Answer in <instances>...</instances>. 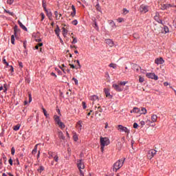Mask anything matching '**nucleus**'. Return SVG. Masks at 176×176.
Here are the masks:
<instances>
[{"mask_svg":"<svg viewBox=\"0 0 176 176\" xmlns=\"http://www.w3.org/2000/svg\"><path fill=\"white\" fill-rule=\"evenodd\" d=\"M124 160H126V158H122L121 160H118L113 166V171H118L121 167L123 166V164L124 163Z\"/></svg>","mask_w":176,"mask_h":176,"instance_id":"1","label":"nucleus"},{"mask_svg":"<svg viewBox=\"0 0 176 176\" xmlns=\"http://www.w3.org/2000/svg\"><path fill=\"white\" fill-rule=\"evenodd\" d=\"M20 32V29L17 27V25H15L14 27V34L11 36V43L12 45H14V36L15 38H17V33Z\"/></svg>","mask_w":176,"mask_h":176,"instance_id":"2","label":"nucleus"},{"mask_svg":"<svg viewBox=\"0 0 176 176\" xmlns=\"http://www.w3.org/2000/svg\"><path fill=\"white\" fill-rule=\"evenodd\" d=\"M77 167L78 168V169L80 170V175L85 176V175L83 174V171H82V170H83V168H85V164H83L82 160L78 161Z\"/></svg>","mask_w":176,"mask_h":176,"instance_id":"3","label":"nucleus"},{"mask_svg":"<svg viewBox=\"0 0 176 176\" xmlns=\"http://www.w3.org/2000/svg\"><path fill=\"white\" fill-rule=\"evenodd\" d=\"M100 145L102 146H107L109 145V139L108 138H100Z\"/></svg>","mask_w":176,"mask_h":176,"instance_id":"4","label":"nucleus"},{"mask_svg":"<svg viewBox=\"0 0 176 176\" xmlns=\"http://www.w3.org/2000/svg\"><path fill=\"white\" fill-rule=\"evenodd\" d=\"M89 100L92 101V105H94V104H98V101H100V99L97 96V95H93L89 96Z\"/></svg>","mask_w":176,"mask_h":176,"instance_id":"5","label":"nucleus"},{"mask_svg":"<svg viewBox=\"0 0 176 176\" xmlns=\"http://www.w3.org/2000/svg\"><path fill=\"white\" fill-rule=\"evenodd\" d=\"M139 10L141 13H147V12H149V6L142 5L140 6Z\"/></svg>","mask_w":176,"mask_h":176,"instance_id":"6","label":"nucleus"},{"mask_svg":"<svg viewBox=\"0 0 176 176\" xmlns=\"http://www.w3.org/2000/svg\"><path fill=\"white\" fill-rule=\"evenodd\" d=\"M112 87L114 90L118 92L123 91V89H124V87H121L119 84H113Z\"/></svg>","mask_w":176,"mask_h":176,"instance_id":"7","label":"nucleus"},{"mask_svg":"<svg viewBox=\"0 0 176 176\" xmlns=\"http://www.w3.org/2000/svg\"><path fill=\"white\" fill-rule=\"evenodd\" d=\"M118 130H120V131H124V133H126L127 135L130 134V130H129L127 127L123 126V125H118Z\"/></svg>","mask_w":176,"mask_h":176,"instance_id":"8","label":"nucleus"},{"mask_svg":"<svg viewBox=\"0 0 176 176\" xmlns=\"http://www.w3.org/2000/svg\"><path fill=\"white\" fill-rule=\"evenodd\" d=\"M157 152V151L155 149L149 150L148 153V159H150L151 160V159H152L155 156V155H156Z\"/></svg>","mask_w":176,"mask_h":176,"instance_id":"9","label":"nucleus"},{"mask_svg":"<svg viewBox=\"0 0 176 176\" xmlns=\"http://www.w3.org/2000/svg\"><path fill=\"white\" fill-rule=\"evenodd\" d=\"M146 76H147V78H149L150 79H154V80H157V79H159V78L157 77V76H156V74H155V73H147L146 74Z\"/></svg>","mask_w":176,"mask_h":176,"instance_id":"10","label":"nucleus"},{"mask_svg":"<svg viewBox=\"0 0 176 176\" xmlns=\"http://www.w3.org/2000/svg\"><path fill=\"white\" fill-rule=\"evenodd\" d=\"M160 16V14H159V12H155V15L154 16V20H155V21H157L160 24H163V21H162V19L159 18Z\"/></svg>","mask_w":176,"mask_h":176,"instance_id":"11","label":"nucleus"},{"mask_svg":"<svg viewBox=\"0 0 176 176\" xmlns=\"http://www.w3.org/2000/svg\"><path fill=\"white\" fill-rule=\"evenodd\" d=\"M76 129H77L78 133H80V131H82V129H83V125H82V121H78L77 122Z\"/></svg>","mask_w":176,"mask_h":176,"instance_id":"12","label":"nucleus"},{"mask_svg":"<svg viewBox=\"0 0 176 176\" xmlns=\"http://www.w3.org/2000/svg\"><path fill=\"white\" fill-rule=\"evenodd\" d=\"M155 64L159 65L160 64H163L164 63V60L163 59V58H157L155 60Z\"/></svg>","mask_w":176,"mask_h":176,"instance_id":"13","label":"nucleus"},{"mask_svg":"<svg viewBox=\"0 0 176 176\" xmlns=\"http://www.w3.org/2000/svg\"><path fill=\"white\" fill-rule=\"evenodd\" d=\"M99 112L100 113H98ZM101 112H102V108H101V106H98V109L95 111L96 116H97V115H98V116H101Z\"/></svg>","mask_w":176,"mask_h":176,"instance_id":"14","label":"nucleus"},{"mask_svg":"<svg viewBox=\"0 0 176 176\" xmlns=\"http://www.w3.org/2000/svg\"><path fill=\"white\" fill-rule=\"evenodd\" d=\"M105 42L107 43V45H109V46H110V47H113V41L109 38H107L105 40Z\"/></svg>","mask_w":176,"mask_h":176,"instance_id":"15","label":"nucleus"},{"mask_svg":"<svg viewBox=\"0 0 176 176\" xmlns=\"http://www.w3.org/2000/svg\"><path fill=\"white\" fill-rule=\"evenodd\" d=\"M151 122L153 123H156V122H157V116L156 114H153L151 116Z\"/></svg>","mask_w":176,"mask_h":176,"instance_id":"16","label":"nucleus"},{"mask_svg":"<svg viewBox=\"0 0 176 176\" xmlns=\"http://www.w3.org/2000/svg\"><path fill=\"white\" fill-rule=\"evenodd\" d=\"M141 112V109L138 107H134L133 110L131 111V113H140Z\"/></svg>","mask_w":176,"mask_h":176,"instance_id":"17","label":"nucleus"},{"mask_svg":"<svg viewBox=\"0 0 176 176\" xmlns=\"http://www.w3.org/2000/svg\"><path fill=\"white\" fill-rule=\"evenodd\" d=\"M54 119L56 124H59L61 122V120H60V117L57 115H55L54 116Z\"/></svg>","mask_w":176,"mask_h":176,"instance_id":"18","label":"nucleus"},{"mask_svg":"<svg viewBox=\"0 0 176 176\" xmlns=\"http://www.w3.org/2000/svg\"><path fill=\"white\" fill-rule=\"evenodd\" d=\"M60 28L58 27V25L56 26V28L54 30V32L56 35V36H58V38H60Z\"/></svg>","mask_w":176,"mask_h":176,"instance_id":"19","label":"nucleus"},{"mask_svg":"<svg viewBox=\"0 0 176 176\" xmlns=\"http://www.w3.org/2000/svg\"><path fill=\"white\" fill-rule=\"evenodd\" d=\"M104 94L106 95V97H109V98H111V94L109 93V89L104 88Z\"/></svg>","mask_w":176,"mask_h":176,"instance_id":"20","label":"nucleus"},{"mask_svg":"<svg viewBox=\"0 0 176 176\" xmlns=\"http://www.w3.org/2000/svg\"><path fill=\"white\" fill-rule=\"evenodd\" d=\"M72 10L73 12L71 13V16H72V17H75V14H76V9L75 8V6H72Z\"/></svg>","mask_w":176,"mask_h":176,"instance_id":"21","label":"nucleus"},{"mask_svg":"<svg viewBox=\"0 0 176 176\" xmlns=\"http://www.w3.org/2000/svg\"><path fill=\"white\" fill-rule=\"evenodd\" d=\"M168 8H171V4H163L161 9H162V10H166V9H168Z\"/></svg>","mask_w":176,"mask_h":176,"instance_id":"22","label":"nucleus"},{"mask_svg":"<svg viewBox=\"0 0 176 176\" xmlns=\"http://www.w3.org/2000/svg\"><path fill=\"white\" fill-rule=\"evenodd\" d=\"M63 35L64 38L67 37V35H68V30H67L65 28H63Z\"/></svg>","mask_w":176,"mask_h":176,"instance_id":"23","label":"nucleus"},{"mask_svg":"<svg viewBox=\"0 0 176 176\" xmlns=\"http://www.w3.org/2000/svg\"><path fill=\"white\" fill-rule=\"evenodd\" d=\"M57 124H58V127H60V129H61V130H64V129H65V124H64V122L60 121Z\"/></svg>","mask_w":176,"mask_h":176,"instance_id":"24","label":"nucleus"},{"mask_svg":"<svg viewBox=\"0 0 176 176\" xmlns=\"http://www.w3.org/2000/svg\"><path fill=\"white\" fill-rule=\"evenodd\" d=\"M58 137L60 140H65V136H64V133L61 131H58Z\"/></svg>","mask_w":176,"mask_h":176,"instance_id":"25","label":"nucleus"},{"mask_svg":"<svg viewBox=\"0 0 176 176\" xmlns=\"http://www.w3.org/2000/svg\"><path fill=\"white\" fill-rule=\"evenodd\" d=\"M38 145H39V144L35 145L34 149L32 151V155H36V152H38Z\"/></svg>","mask_w":176,"mask_h":176,"instance_id":"26","label":"nucleus"},{"mask_svg":"<svg viewBox=\"0 0 176 176\" xmlns=\"http://www.w3.org/2000/svg\"><path fill=\"white\" fill-rule=\"evenodd\" d=\"M146 108H144V107H142L141 108V110L140 111V115H146Z\"/></svg>","mask_w":176,"mask_h":176,"instance_id":"27","label":"nucleus"},{"mask_svg":"<svg viewBox=\"0 0 176 176\" xmlns=\"http://www.w3.org/2000/svg\"><path fill=\"white\" fill-rule=\"evenodd\" d=\"M18 24L21 27V28H22V30H24V31H27V28H25V26L24 25H23L21 21H18Z\"/></svg>","mask_w":176,"mask_h":176,"instance_id":"28","label":"nucleus"},{"mask_svg":"<svg viewBox=\"0 0 176 176\" xmlns=\"http://www.w3.org/2000/svg\"><path fill=\"white\" fill-rule=\"evenodd\" d=\"M48 155H49V157H48L49 159H52V157H54V156H56V153L49 151Z\"/></svg>","mask_w":176,"mask_h":176,"instance_id":"29","label":"nucleus"},{"mask_svg":"<svg viewBox=\"0 0 176 176\" xmlns=\"http://www.w3.org/2000/svg\"><path fill=\"white\" fill-rule=\"evenodd\" d=\"M97 104H92V109H94V111H97L98 109V107H100V104L96 103Z\"/></svg>","mask_w":176,"mask_h":176,"instance_id":"30","label":"nucleus"},{"mask_svg":"<svg viewBox=\"0 0 176 176\" xmlns=\"http://www.w3.org/2000/svg\"><path fill=\"white\" fill-rule=\"evenodd\" d=\"M73 134H74L73 140L76 142L78 141V140H79V138H78V134H76V132H74Z\"/></svg>","mask_w":176,"mask_h":176,"instance_id":"31","label":"nucleus"},{"mask_svg":"<svg viewBox=\"0 0 176 176\" xmlns=\"http://www.w3.org/2000/svg\"><path fill=\"white\" fill-rule=\"evenodd\" d=\"M54 14H55L56 20H60V17H61V14H59V16H58V12L55 11Z\"/></svg>","mask_w":176,"mask_h":176,"instance_id":"32","label":"nucleus"},{"mask_svg":"<svg viewBox=\"0 0 176 176\" xmlns=\"http://www.w3.org/2000/svg\"><path fill=\"white\" fill-rule=\"evenodd\" d=\"M133 69H135L136 72H138V71L141 69V67H140V66H138V65H133Z\"/></svg>","mask_w":176,"mask_h":176,"instance_id":"33","label":"nucleus"},{"mask_svg":"<svg viewBox=\"0 0 176 176\" xmlns=\"http://www.w3.org/2000/svg\"><path fill=\"white\" fill-rule=\"evenodd\" d=\"M109 67H110V68H113V69H116V68H118V65L115 63H111Z\"/></svg>","mask_w":176,"mask_h":176,"instance_id":"34","label":"nucleus"},{"mask_svg":"<svg viewBox=\"0 0 176 176\" xmlns=\"http://www.w3.org/2000/svg\"><path fill=\"white\" fill-rule=\"evenodd\" d=\"M20 124H17L16 126H14L13 130H14V131H17L19 130H20Z\"/></svg>","mask_w":176,"mask_h":176,"instance_id":"35","label":"nucleus"},{"mask_svg":"<svg viewBox=\"0 0 176 176\" xmlns=\"http://www.w3.org/2000/svg\"><path fill=\"white\" fill-rule=\"evenodd\" d=\"M118 84L123 87V86H126V85H127V81H123V82H118Z\"/></svg>","mask_w":176,"mask_h":176,"instance_id":"36","label":"nucleus"},{"mask_svg":"<svg viewBox=\"0 0 176 176\" xmlns=\"http://www.w3.org/2000/svg\"><path fill=\"white\" fill-rule=\"evenodd\" d=\"M45 12L47 13V17H49V19H50L52 17V12L47 10H45Z\"/></svg>","mask_w":176,"mask_h":176,"instance_id":"37","label":"nucleus"},{"mask_svg":"<svg viewBox=\"0 0 176 176\" xmlns=\"http://www.w3.org/2000/svg\"><path fill=\"white\" fill-rule=\"evenodd\" d=\"M4 12L5 13H8V14H10V16H14V13L9 11V10H4Z\"/></svg>","mask_w":176,"mask_h":176,"instance_id":"38","label":"nucleus"},{"mask_svg":"<svg viewBox=\"0 0 176 176\" xmlns=\"http://www.w3.org/2000/svg\"><path fill=\"white\" fill-rule=\"evenodd\" d=\"M45 170V167H43V166H41L39 167V168H38L37 171H38V173H42V171H43Z\"/></svg>","mask_w":176,"mask_h":176,"instance_id":"39","label":"nucleus"},{"mask_svg":"<svg viewBox=\"0 0 176 176\" xmlns=\"http://www.w3.org/2000/svg\"><path fill=\"white\" fill-rule=\"evenodd\" d=\"M3 92L6 93V91H8V84H4L3 85Z\"/></svg>","mask_w":176,"mask_h":176,"instance_id":"40","label":"nucleus"},{"mask_svg":"<svg viewBox=\"0 0 176 176\" xmlns=\"http://www.w3.org/2000/svg\"><path fill=\"white\" fill-rule=\"evenodd\" d=\"M73 41L72 42V43L75 44V43H78V39L76 37L72 36Z\"/></svg>","mask_w":176,"mask_h":176,"instance_id":"41","label":"nucleus"},{"mask_svg":"<svg viewBox=\"0 0 176 176\" xmlns=\"http://www.w3.org/2000/svg\"><path fill=\"white\" fill-rule=\"evenodd\" d=\"M15 152H16V149H14V147H12V148H11V154L12 155V156H14Z\"/></svg>","mask_w":176,"mask_h":176,"instance_id":"42","label":"nucleus"},{"mask_svg":"<svg viewBox=\"0 0 176 176\" xmlns=\"http://www.w3.org/2000/svg\"><path fill=\"white\" fill-rule=\"evenodd\" d=\"M96 8L97 10H98V12H101V7L100 6V4H96Z\"/></svg>","mask_w":176,"mask_h":176,"instance_id":"43","label":"nucleus"},{"mask_svg":"<svg viewBox=\"0 0 176 176\" xmlns=\"http://www.w3.org/2000/svg\"><path fill=\"white\" fill-rule=\"evenodd\" d=\"M144 78L142 77L141 76H139V82H140V83L144 82Z\"/></svg>","mask_w":176,"mask_h":176,"instance_id":"44","label":"nucleus"},{"mask_svg":"<svg viewBox=\"0 0 176 176\" xmlns=\"http://www.w3.org/2000/svg\"><path fill=\"white\" fill-rule=\"evenodd\" d=\"M164 34H167V32H168V28L167 26H164Z\"/></svg>","mask_w":176,"mask_h":176,"instance_id":"45","label":"nucleus"},{"mask_svg":"<svg viewBox=\"0 0 176 176\" xmlns=\"http://www.w3.org/2000/svg\"><path fill=\"white\" fill-rule=\"evenodd\" d=\"M117 21L118 23H123V21H124V19L123 18H118L117 19Z\"/></svg>","mask_w":176,"mask_h":176,"instance_id":"46","label":"nucleus"},{"mask_svg":"<svg viewBox=\"0 0 176 176\" xmlns=\"http://www.w3.org/2000/svg\"><path fill=\"white\" fill-rule=\"evenodd\" d=\"M54 160L57 163L58 162V155H55L54 157Z\"/></svg>","mask_w":176,"mask_h":176,"instance_id":"47","label":"nucleus"},{"mask_svg":"<svg viewBox=\"0 0 176 176\" xmlns=\"http://www.w3.org/2000/svg\"><path fill=\"white\" fill-rule=\"evenodd\" d=\"M72 23L73 24V25H78V20L76 19L72 21Z\"/></svg>","mask_w":176,"mask_h":176,"instance_id":"48","label":"nucleus"},{"mask_svg":"<svg viewBox=\"0 0 176 176\" xmlns=\"http://www.w3.org/2000/svg\"><path fill=\"white\" fill-rule=\"evenodd\" d=\"M13 2H14V0H7V3H8V5H12Z\"/></svg>","mask_w":176,"mask_h":176,"instance_id":"49","label":"nucleus"},{"mask_svg":"<svg viewBox=\"0 0 176 176\" xmlns=\"http://www.w3.org/2000/svg\"><path fill=\"white\" fill-rule=\"evenodd\" d=\"M127 13H129V10H127V9L124 8L123 9V14H127Z\"/></svg>","mask_w":176,"mask_h":176,"instance_id":"50","label":"nucleus"},{"mask_svg":"<svg viewBox=\"0 0 176 176\" xmlns=\"http://www.w3.org/2000/svg\"><path fill=\"white\" fill-rule=\"evenodd\" d=\"M72 80L74 81L75 85H78V79H76V78H72Z\"/></svg>","mask_w":176,"mask_h":176,"instance_id":"51","label":"nucleus"},{"mask_svg":"<svg viewBox=\"0 0 176 176\" xmlns=\"http://www.w3.org/2000/svg\"><path fill=\"white\" fill-rule=\"evenodd\" d=\"M82 108H83V109H86V108H87L86 102H82Z\"/></svg>","mask_w":176,"mask_h":176,"instance_id":"52","label":"nucleus"},{"mask_svg":"<svg viewBox=\"0 0 176 176\" xmlns=\"http://www.w3.org/2000/svg\"><path fill=\"white\" fill-rule=\"evenodd\" d=\"M146 123H147V124H148L149 126H151V124L153 123V122H152V120H146Z\"/></svg>","mask_w":176,"mask_h":176,"instance_id":"53","label":"nucleus"},{"mask_svg":"<svg viewBox=\"0 0 176 176\" xmlns=\"http://www.w3.org/2000/svg\"><path fill=\"white\" fill-rule=\"evenodd\" d=\"M41 21H43V20H45V14L41 13Z\"/></svg>","mask_w":176,"mask_h":176,"instance_id":"54","label":"nucleus"},{"mask_svg":"<svg viewBox=\"0 0 176 176\" xmlns=\"http://www.w3.org/2000/svg\"><path fill=\"white\" fill-rule=\"evenodd\" d=\"M138 124H137V122H135L133 124V129H138Z\"/></svg>","mask_w":176,"mask_h":176,"instance_id":"55","label":"nucleus"},{"mask_svg":"<svg viewBox=\"0 0 176 176\" xmlns=\"http://www.w3.org/2000/svg\"><path fill=\"white\" fill-rule=\"evenodd\" d=\"M8 162H9L10 166H13V160H12V158H10Z\"/></svg>","mask_w":176,"mask_h":176,"instance_id":"56","label":"nucleus"},{"mask_svg":"<svg viewBox=\"0 0 176 176\" xmlns=\"http://www.w3.org/2000/svg\"><path fill=\"white\" fill-rule=\"evenodd\" d=\"M94 28H96V30H98V25H97V22H94Z\"/></svg>","mask_w":176,"mask_h":176,"instance_id":"57","label":"nucleus"},{"mask_svg":"<svg viewBox=\"0 0 176 176\" xmlns=\"http://www.w3.org/2000/svg\"><path fill=\"white\" fill-rule=\"evenodd\" d=\"M3 64H6L8 66L9 65V63H8V62H6V59H5V58L3 59Z\"/></svg>","mask_w":176,"mask_h":176,"instance_id":"58","label":"nucleus"},{"mask_svg":"<svg viewBox=\"0 0 176 176\" xmlns=\"http://www.w3.org/2000/svg\"><path fill=\"white\" fill-rule=\"evenodd\" d=\"M145 124V121H141L140 122V125H141V127H144V125Z\"/></svg>","mask_w":176,"mask_h":176,"instance_id":"59","label":"nucleus"},{"mask_svg":"<svg viewBox=\"0 0 176 176\" xmlns=\"http://www.w3.org/2000/svg\"><path fill=\"white\" fill-rule=\"evenodd\" d=\"M76 63L78 65V67H76V69H78V68H80L81 66H80V63L79 62V60H76Z\"/></svg>","mask_w":176,"mask_h":176,"instance_id":"60","label":"nucleus"},{"mask_svg":"<svg viewBox=\"0 0 176 176\" xmlns=\"http://www.w3.org/2000/svg\"><path fill=\"white\" fill-rule=\"evenodd\" d=\"M32 101V97L31 96V94H29V102H31Z\"/></svg>","mask_w":176,"mask_h":176,"instance_id":"61","label":"nucleus"},{"mask_svg":"<svg viewBox=\"0 0 176 176\" xmlns=\"http://www.w3.org/2000/svg\"><path fill=\"white\" fill-rule=\"evenodd\" d=\"M69 66L71 67V68H72L73 69H75V68H76V67H75V65H72V64H69Z\"/></svg>","mask_w":176,"mask_h":176,"instance_id":"62","label":"nucleus"},{"mask_svg":"<svg viewBox=\"0 0 176 176\" xmlns=\"http://www.w3.org/2000/svg\"><path fill=\"white\" fill-rule=\"evenodd\" d=\"M19 67H20L21 68H23V63L19 62Z\"/></svg>","mask_w":176,"mask_h":176,"instance_id":"63","label":"nucleus"},{"mask_svg":"<svg viewBox=\"0 0 176 176\" xmlns=\"http://www.w3.org/2000/svg\"><path fill=\"white\" fill-rule=\"evenodd\" d=\"M140 72L142 74H145V70H144V69H140Z\"/></svg>","mask_w":176,"mask_h":176,"instance_id":"64","label":"nucleus"}]
</instances>
